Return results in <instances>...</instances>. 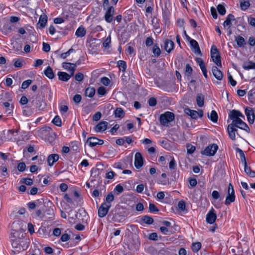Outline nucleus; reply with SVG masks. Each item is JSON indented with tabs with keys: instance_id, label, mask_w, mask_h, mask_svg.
Masks as SVG:
<instances>
[{
	"instance_id": "nucleus-12",
	"label": "nucleus",
	"mask_w": 255,
	"mask_h": 255,
	"mask_svg": "<svg viewBox=\"0 0 255 255\" xmlns=\"http://www.w3.org/2000/svg\"><path fill=\"white\" fill-rule=\"evenodd\" d=\"M143 159L140 152H136L134 157V166L137 169H139L143 165Z\"/></svg>"
},
{
	"instance_id": "nucleus-47",
	"label": "nucleus",
	"mask_w": 255,
	"mask_h": 255,
	"mask_svg": "<svg viewBox=\"0 0 255 255\" xmlns=\"http://www.w3.org/2000/svg\"><path fill=\"white\" fill-rule=\"evenodd\" d=\"M14 66L16 68H21L23 66L22 61L20 59H13Z\"/></svg>"
},
{
	"instance_id": "nucleus-54",
	"label": "nucleus",
	"mask_w": 255,
	"mask_h": 255,
	"mask_svg": "<svg viewBox=\"0 0 255 255\" xmlns=\"http://www.w3.org/2000/svg\"><path fill=\"white\" fill-rule=\"evenodd\" d=\"M148 103L150 106L154 107L156 106L157 104V101L155 98L151 97L148 100Z\"/></svg>"
},
{
	"instance_id": "nucleus-25",
	"label": "nucleus",
	"mask_w": 255,
	"mask_h": 255,
	"mask_svg": "<svg viewBox=\"0 0 255 255\" xmlns=\"http://www.w3.org/2000/svg\"><path fill=\"white\" fill-rule=\"evenodd\" d=\"M62 66L64 69L69 71L70 74L71 73V71L70 70L71 69L74 68V71L76 70V65L74 63L64 62L62 64Z\"/></svg>"
},
{
	"instance_id": "nucleus-6",
	"label": "nucleus",
	"mask_w": 255,
	"mask_h": 255,
	"mask_svg": "<svg viewBox=\"0 0 255 255\" xmlns=\"http://www.w3.org/2000/svg\"><path fill=\"white\" fill-rule=\"evenodd\" d=\"M235 200V191L233 185L231 183L229 184L228 189V195L225 200V204L226 205H230L231 203L234 202Z\"/></svg>"
},
{
	"instance_id": "nucleus-31",
	"label": "nucleus",
	"mask_w": 255,
	"mask_h": 255,
	"mask_svg": "<svg viewBox=\"0 0 255 255\" xmlns=\"http://www.w3.org/2000/svg\"><path fill=\"white\" fill-rule=\"evenodd\" d=\"M204 96L201 94H198L196 97V102L197 105L199 107H202L204 106Z\"/></svg>"
},
{
	"instance_id": "nucleus-39",
	"label": "nucleus",
	"mask_w": 255,
	"mask_h": 255,
	"mask_svg": "<svg viewBox=\"0 0 255 255\" xmlns=\"http://www.w3.org/2000/svg\"><path fill=\"white\" fill-rule=\"evenodd\" d=\"M118 65L120 70L124 72L126 70L127 65L125 61L120 60L118 62Z\"/></svg>"
},
{
	"instance_id": "nucleus-43",
	"label": "nucleus",
	"mask_w": 255,
	"mask_h": 255,
	"mask_svg": "<svg viewBox=\"0 0 255 255\" xmlns=\"http://www.w3.org/2000/svg\"><path fill=\"white\" fill-rule=\"evenodd\" d=\"M114 200V196L112 192H110L106 198L107 204L111 205V203Z\"/></svg>"
},
{
	"instance_id": "nucleus-16",
	"label": "nucleus",
	"mask_w": 255,
	"mask_h": 255,
	"mask_svg": "<svg viewBox=\"0 0 255 255\" xmlns=\"http://www.w3.org/2000/svg\"><path fill=\"white\" fill-rule=\"evenodd\" d=\"M174 47V43L173 41L166 39L164 42V48L168 53H170Z\"/></svg>"
},
{
	"instance_id": "nucleus-42",
	"label": "nucleus",
	"mask_w": 255,
	"mask_h": 255,
	"mask_svg": "<svg viewBox=\"0 0 255 255\" xmlns=\"http://www.w3.org/2000/svg\"><path fill=\"white\" fill-rule=\"evenodd\" d=\"M52 123L55 126L58 127H61L62 125V122L60 118L58 116H56L53 119Z\"/></svg>"
},
{
	"instance_id": "nucleus-23",
	"label": "nucleus",
	"mask_w": 255,
	"mask_h": 255,
	"mask_svg": "<svg viewBox=\"0 0 255 255\" xmlns=\"http://www.w3.org/2000/svg\"><path fill=\"white\" fill-rule=\"evenodd\" d=\"M46 214L45 219H52L54 216V210L52 207H48L44 212Z\"/></svg>"
},
{
	"instance_id": "nucleus-49",
	"label": "nucleus",
	"mask_w": 255,
	"mask_h": 255,
	"mask_svg": "<svg viewBox=\"0 0 255 255\" xmlns=\"http://www.w3.org/2000/svg\"><path fill=\"white\" fill-rule=\"evenodd\" d=\"M178 207L181 211H184L186 207L185 201L183 200L180 201L178 203Z\"/></svg>"
},
{
	"instance_id": "nucleus-2",
	"label": "nucleus",
	"mask_w": 255,
	"mask_h": 255,
	"mask_svg": "<svg viewBox=\"0 0 255 255\" xmlns=\"http://www.w3.org/2000/svg\"><path fill=\"white\" fill-rule=\"evenodd\" d=\"M11 245L12 248L15 249V252L24 251L28 247L27 242L20 238L13 240Z\"/></svg>"
},
{
	"instance_id": "nucleus-27",
	"label": "nucleus",
	"mask_w": 255,
	"mask_h": 255,
	"mask_svg": "<svg viewBox=\"0 0 255 255\" xmlns=\"http://www.w3.org/2000/svg\"><path fill=\"white\" fill-rule=\"evenodd\" d=\"M239 112V111H237L235 110H233L232 111H230V113L229 114V118L231 120H232V121L241 119L238 117Z\"/></svg>"
},
{
	"instance_id": "nucleus-40",
	"label": "nucleus",
	"mask_w": 255,
	"mask_h": 255,
	"mask_svg": "<svg viewBox=\"0 0 255 255\" xmlns=\"http://www.w3.org/2000/svg\"><path fill=\"white\" fill-rule=\"evenodd\" d=\"M111 42V35H109L104 41L103 43V46L106 48H109L110 47V44Z\"/></svg>"
},
{
	"instance_id": "nucleus-9",
	"label": "nucleus",
	"mask_w": 255,
	"mask_h": 255,
	"mask_svg": "<svg viewBox=\"0 0 255 255\" xmlns=\"http://www.w3.org/2000/svg\"><path fill=\"white\" fill-rule=\"evenodd\" d=\"M71 73L69 74L65 72H58L57 75L60 80L66 82L74 74V69L72 68L70 70Z\"/></svg>"
},
{
	"instance_id": "nucleus-64",
	"label": "nucleus",
	"mask_w": 255,
	"mask_h": 255,
	"mask_svg": "<svg viewBox=\"0 0 255 255\" xmlns=\"http://www.w3.org/2000/svg\"><path fill=\"white\" fill-rule=\"evenodd\" d=\"M82 99V97L80 95L76 94L73 97V101L76 104L79 103Z\"/></svg>"
},
{
	"instance_id": "nucleus-19",
	"label": "nucleus",
	"mask_w": 255,
	"mask_h": 255,
	"mask_svg": "<svg viewBox=\"0 0 255 255\" xmlns=\"http://www.w3.org/2000/svg\"><path fill=\"white\" fill-rule=\"evenodd\" d=\"M59 156L57 154H50L47 157L48 164L50 166H52L54 163L59 159Z\"/></svg>"
},
{
	"instance_id": "nucleus-18",
	"label": "nucleus",
	"mask_w": 255,
	"mask_h": 255,
	"mask_svg": "<svg viewBox=\"0 0 255 255\" xmlns=\"http://www.w3.org/2000/svg\"><path fill=\"white\" fill-rule=\"evenodd\" d=\"M212 71L214 77L218 80H221L223 78V74L216 66H213L212 68Z\"/></svg>"
},
{
	"instance_id": "nucleus-21",
	"label": "nucleus",
	"mask_w": 255,
	"mask_h": 255,
	"mask_svg": "<svg viewBox=\"0 0 255 255\" xmlns=\"http://www.w3.org/2000/svg\"><path fill=\"white\" fill-rule=\"evenodd\" d=\"M47 22V16L46 14H44L40 16L38 25H39L40 28H43L45 27Z\"/></svg>"
},
{
	"instance_id": "nucleus-20",
	"label": "nucleus",
	"mask_w": 255,
	"mask_h": 255,
	"mask_svg": "<svg viewBox=\"0 0 255 255\" xmlns=\"http://www.w3.org/2000/svg\"><path fill=\"white\" fill-rule=\"evenodd\" d=\"M18 144H20L21 141H26L29 139L28 135L27 132L22 131L20 132V136L15 138Z\"/></svg>"
},
{
	"instance_id": "nucleus-46",
	"label": "nucleus",
	"mask_w": 255,
	"mask_h": 255,
	"mask_svg": "<svg viewBox=\"0 0 255 255\" xmlns=\"http://www.w3.org/2000/svg\"><path fill=\"white\" fill-rule=\"evenodd\" d=\"M32 80L28 79L26 81L23 82L21 85V88L23 89H25L29 87V86L31 84Z\"/></svg>"
},
{
	"instance_id": "nucleus-8",
	"label": "nucleus",
	"mask_w": 255,
	"mask_h": 255,
	"mask_svg": "<svg viewBox=\"0 0 255 255\" xmlns=\"http://www.w3.org/2000/svg\"><path fill=\"white\" fill-rule=\"evenodd\" d=\"M111 205H108L106 203L102 204L98 209V216L100 218L104 217L108 214Z\"/></svg>"
},
{
	"instance_id": "nucleus-48",
	"label": "nucleus",
	"mask_w": 255,
	"mask_h": 255,
	"mask_svg": "<svg viewBox=\"0 0 255 255\" xmlns=\"http://www.w3.org/2000/svg\"><path fill=\"white\" fill-rule=\"evenodd\" d=\"M3 29L4 30L3 32H4L5 34L8 33L12 31V27L8 24H5L3 27Z\"/></svg>"
},
{
	"instance_id": "nucleus-24",
	"label": "nucleus",
	"mask_w": 255,
	"mask_h": 255,
	"mask_svg": "<svg viewBox=\"0 0 255 255\" xmlns=\"http://www.w3.org/2000/svg\"><path fill=\"white\" fill-rule=\"evenodd\" d=\"M44 74L49 79H52L54 78L55 75L53 71L50 66H48L45 70Z\"/></svg>"
},
{
	"instance_id": "nucleus-44",
	"label": "nucleus",
	"mask_w": 255,
	"mask_h": 255,
	"mask_svg": "<svg viewBox=\"0 0 255 255\" xmlns=\"http://www.w3.org/2000/svg\"><path fill=\"white\" fill-rule=\"evenodd\" d=\"M33 112L31 109L29 107H25L23 110V114L26 117H29L32 114Z\"/></svg>"
},
{
	"instance_id": "nucleus-37",
	"label": "nucleus",
	"mask_w": 255,
	"mask_h": 255,
	"mask_svg": "<svg viewBox=\"0 0 255 255\" xmlns=\"http://www.w3.org/2000/svg\"><path fill=\"white\" fill-rule=\"evenodd\" d=\"M142 221L144 223L148 225L152 224L153 223V219L151 217L145 215L142 217Z\"/></svg>"
},
{
	"instance_id": "nucleus-7",
	"label": "nucleus",
	"mask_w": 255,
	"mask_h": 255,
	"mask_svg": "<svg viewBox=\"0 0 255 255\" xmlns=\"http://www.w3.org/2000/svg\"><path fill=\"white\" fill-rule=\"evenodd\" d=\"M184 112L187 115L190 116L194 119H197L198 118H202L203 116V111L202 110L196 111L187 108L184 110Z\"/></svg>"
},
{
	"instance_id": "nucleus-10",
	"label": "nucleus",
	"mask_w": 255,
	"mask_h": 255,
	"mask_svg": "<svg viewBox=\"0 0 255 255\" xmlns=\"http://www.w3.org/2000/svg\"><path fill=\"white\" fill-rule=\"evenodd\" d=\"M245 114L247 117L249 123L253 124L255 122V115L254 110L252 108H246L245 109Z\"/></svg>"
},
{
	"instance_id": "nucleus-56",
	"label": "nucleus",
	"mask_w": 255,
	"mask_h": 255,
	"mask_svg": "<svg viewBox=\"0 0 255 255\" xmlns=\"http://www.w3.org/2000/svg\"><path fill=\"white\" fill-rule=\"evenodd\" d=\"M22 182L27 185H31L33 184V180L31 178H22Z\"/></svg>"
},
{
	"instance_id": "nucleus-50",
	"label": "nucleus",
	"mask_w": 255,
	"mask_h": 255,
	"mask_svg": "<svg viewBox=\"0 0 255 255\" xmlns=\"http://www.w3.org/2000/svg\"><path fill=\"white\" fill-rule=\"evenodd\" d=\"M193 71V69L189 64H187L185 67V74L188 76L190 75Z\"/></svg>"
},
{
	"instance_id": "nucleus-36",
	"label": "nucleus",
	"mask_w": 255,
	"mask_h": 255,
	"mask_svg": "<svg viewBox=\"0 0 255 255\" xmlns=\"http://www.w3.org/2000/svg\"><path fill=\"white\" fill-rule=\"evenodd\" d=\"M243 68L246 70L255 69V63L252 61L245 63L243 65Z\"/></svg>"
},
{
	"instance_id": "nucleus-13",
	"label": "nucleus",
	"mask_w": 255,
	"mask_h": 255,
	"mask_svg": "<svg viewBox=\"0 0 255 255\" xmlns=\"http://www.w3.org/2000/svg\"><path fill=\"white\" fill-rule=\"evenodd\" d=\"M87 143H89L91 147H94L97 145L103 144L104 143V141L95 137H91L88 138Z\"/></svg>"
},
{
	"instance_id": "nucleus-32",
	"label": "nucleus",
	"mask_w": 255,
	"mask_h": 255,
	"mask_svg": "<svg viewBox=\"0 0 255 255\" xmlns=\"http://www.w3.org/2000/svg\"><path fill=\"white\" fill-rule=\"evenodd\" d=\"M95 94V89L94 88L89 87L86 89L85 95L90 98H92Z\"/></svg>"
},
{
	"instance_id": "nucleus-28",
	"label": "nucleus",
	"mask_w": 255,
	"mask_h": 255,
	"mask_svg": "<svg viewBox=\"0 0 255 255\" xmlns=\"http://www.w3.org/2000/svg\"><path fill=\"white\" fill-rule=\"evenodd\" d=\"M235 41H236L238 46L240 47H242L246 44L245 40L242 36L238 35L236 36L235 38Z\"/></svg>"
},
{
	"instance_id": "nucleus-33",
	"label": "nucleus",
	"mask_w": 255,
	"mask_h": 255,
	"mask_svg": "<svg viewBox=\"0 0 255 255\" xmlns=\"http://www.w3.org/2000/svg\"><path fill=\"white\" fill-rule=\"evenodd\" d=\"M115 115L116 117L122 118L125 116V112L121 108H118L115 111Z\"/></svg>"
},
{
	"instance_id": "nucleus-45",
	"label": "nucleus",
	"mask_w": 255,
	"mask_h": 255,
	"mask_svg": "<svg viewBox=\"0 0 255 255\" xmlns=\"http://www.w3.org/2000/svg\"><path fill=\"white\" fill-rule=\"evenodd\" d=\"M217 10L219 13L222 15H224L226 12L225 6L221 4H220L217 6Z\"/></svg>"
},
{
	"instance_id": "nucleus-30",
	"label": "nucleus",
	"mask_w": 255,
	"mask_h": 255,
	"mask_svg": "<svg viewBox=\"0 0 255 255\" xmlns=\"http://www.w3.org/2000/svg\"><path fill=\"white\" fill-rule=\"evenodd\" d=\"M86 30L83 26H80L76 30L75 34L77 36L82 37L85 35Z\"/></svg>"
},
{
	"instance_id": "nucleus-57",
	"label": "nucleus",
	"mask_w": 255,
	"mask_h": 255,
	"mask_svg": "<svg viewBox=\"0 0 255 255\" xmlns=\"http://www.w3.org/2000/svg\"><path fill=\"white\" fill-rule=\"evenodd\" d=\"M26 165L24 162H20L17 165V169L20 172H23L25 170Z\"/></svg>"
},
{
	"instance_id": "nucleus-26",
	"label": "nucleus",
	"mask_w": 255,
	"mask_h": 255,
	"mask_svg": "<svg viewBox=\"0 0 255 255\" xmlns=\"http://www.w3.org/2000/svg\"><path fill=\"white\" fill-rule=\"evenodd\" d=\"M244 170L246 173L251 177H255V171L252 170L251 168L248 166L247 163L244 164Z\"/></svg>"
},
{
	"instance_id": "nucleus-29",
	"label": "nucleus",
	"mask_w": 255,
	"mask_h": 255,
	"mask_svg": "<svg viewBox=\"0 0 255 255\" xmlns=\"http://www.w3.org/2000/svg\"><path fill=\"white\" fill-rule=\"evenodd\" d=\"M250 6L249 0H240V7L243 10H247Z\"/></svg>"
},
{
	"instance_id": "nucleus-11",
	"label": "nucleus",
	"mask_w": 255,
	"mask_h": 255,
	"mask_svg": "<svg viewBox=\"0 0 255 255\" xmlns=\"http://www.w3.org/2000/svg\"><path fill=\"white\" fill-rule=\"evenodd\" d=\"M216 218L217 215L215 213V210L212 208L206 215V221L208 223L212 224L215 222Z\"/></svg>"
},
{
	"instance_id": "nucleus-60",
	"label": "nucleus",
	"mask_w": 255,
	"mask_h": 255,
	"mask_svg": "<svg viewBox=\"0 0 255 255\" xmlns=\"http://www.w3.org/2000/svg\"><path fill=\"white\" fill-rule=\"evenodd\" d=\"M74 51L73 48H70L68 51L65 53H62L60 55L61 58L65 59L67 56L70 55V54Z\"/></svg>"
},
{
	"instance_id": "nucleus-59",
	"label": "nucleus",
	"mask_w": 255,
	"mask_h": 255,
	"mask_svg": "<svg viewBox=\"0 0 255 255\" xmlns=\"http://www.w3.org/2000/svg\"><path fill=\"white\" fill-rule=\"evenodd\" d=\"M84 75L81 73H78L76 74L75 79L76 81L78 82H81L83 80Z\"/></svg>"
},
{
	"instance_id": "nucleus-34",
	"label": "nucleus",
	"mask_w": 255,
	"mask_h": 255,
	"mask_svg": "<svg viewBox=\"0 0 255 255\" xmlns=\"http://www.w3.org/2000/svg\"><path fill=\"white\" fill-rule=\"evenodd\" d=\"M208 118L214 123H217L218 121V116L215 111H212L210 115H208Z\"/></svg>"
},
{
	"instance_id": "nucleus-3",
	"label": "nucleus",
	"mask_w": 255,
	"mask_h": 255,
	"mask_svg": "<svg viewBox=\"0 0 255 255\" xmlns=\"http://www.w3.org/2000/svg\"><path fill=\"white\" fill-rule=\"evenodd\" d=\"M174 114L170 112H166L160 116V122L164 126H168V124L174 120Z\"/></svg>"
},
{
	"instance_id": "nucleus-53",
	"label": "nucleus",
	"mask_w": 255,
	"mask_h": 255,
	"mask_svg": "<svg viewBox=\"0 0 255 255\" xmlns=\"http://www.w3.org/2000/svg\"><path fill=\"white\" fill-rule=\"evenodd\" d=\"M101 82L105 86H108L110 83V79L106 77H104L101 79Z\"/></svg>"
},
{
	"instance_id": "nucleus-17",
	"label": "nucleus",
	"mask_w": 255,
	"mask_h": 255,
	"mask_svg": "<svg viewBox=\"0 0 255 255\" xmlns=\"http://www.w3.org/2000/svg\"><path fill=\"white\" fill-rule=\"evenodd\" d=\"M108 123L107 122H100L95 128V130L97 132H101L105 131L108 126Z\"/></svg>"
},
{
	"instance_id": "nucleus-41",
	"label": "nucleus",
	"mask_w": 255,
	"mask_h": 255,
	"mask_svg": "<svg viewBox=\"0 0 255 255\" xmlns=\"http://www.w3.org/2000/svg\"><path fill=\"white\" fill-rule=\"evenodd\" d=\"M152 52L155 56L158 57L161 53L160 48L157 45H154L152 48Z\"/></svg>"
},
{
	"instance_id": "nucleus-52",
	"label": "nucleus",
	"mask_w": 255,
	"mask_h": 255,
	"mask_svg": "<svg viewBox=\"0 0 255 255\" xmlns=\"http://www.w3.org/2000/svg\"><path fill=\"white\" fill-rule=\"evenodd\" d=\"M160 230L161 232L164 235H169L170 233H172L169 229L166 227H161L160 228Z\"/></svg>"
},
{
	"instance_id": "nucleus-5",
	"label": "nucleus",
	"mask_w": 255,
	"mask_h": 255,
	"mask_svg": "<svg viewBox=\"0 0 255 255\" xmlns=\"http://www.w3.org/2000/svg\"><path fill=\"white\" fill-rule=\"evenodd\" d=\"M218 149V146L217 144H210L207 146L204 150L201 151V153L206 156H213L216 153Z\"/></svg>"
},
{
	"instance_id": "nucleus-63",
	"label": "nucleus",
	"mask_w": 255,
	"mask_h": 255,
	"mask_svg": "<svg viewBox=\"0 0 255 255\" xmlns=\"http://www.w3.org/2000/svg\"><path fill=\"white\" fill-rule=\"evenodd\" d=\"M43 48L42 50L43 51L47 52H49L50 50V45L47 43L43 42Z\"/></svg>"
},
{
	"instance_id": "nucleus-1",
	"label": "nucleus",
	"mask_w": 255,
	"mask_h": 255,
	"mask_svg": "<svg viewBox=\"0 0 255 255\" xmlns=\"http://www.w3.org/2000/svg\"><path fill=\"white\" fill-rule=\"evenodd\" d=\"M237 128L244 130L247 132H250V128L247 124L241 119L232 121V123L228 126L227 130L230 138L233 140H235L236 139V133L240 136L238 133Z\"/></svg>"
},
{
	"instance_id": "nucleus-14",
	"label": "nucleus",
	"mask_w": 255,
	"mask_h": 255,
	"mask_svg": "<svg viewBox=\"0 0 255 255\" xmlns=\"http://www.w3.org/2000/svg\"><path fill=\"white\" fill-rule=\"evenodd\" d=\"M115 9L113 6H111L108 7L105 14V19L107 22H111L113 20V15L114 13Z\"/></svg>"
},
{
	"instance_id": "nucleus-38",
	"label": "nucleus",
	"mask_w": 255,
	"mask_h": 255,
	"mask_svg": "<svg viewBox=\"0 0 255 255\" xmlns=\"http://www.w3.org/2000/svg\"><path fill=\"white\" fill-rule=\"evenodd\" d=\"M201 248V244L200 242L193 243L192 245V249L195 253H197Z\"/></svg>"
},
{
	"instance_id": "nucleus-62",
	"label": "nucleus",
	"mask_w": 255,
	"mask_h": 255,
	"mask_svg": "<svg viewBox=\"0 0 255 255\" xmlns=\"http://www.w3.org/2000/svg\"><path fill=\"white\" fill-rule=\"evenodd\" d=\"M115 191L117 192L118 194H119L124 191V188L122 185L118 184L115 187Z\"/></svg>"
},
{
	"instance_id": "nucleus-22",
	"label": "nucleus",
	"mask_w": 255,
	"mask_h": 255,
	"mask_svg": "<svg viewBox=\"0 0 255 255\" xmlns=\"http://www.w3.org/2000/svg\"><path fill=\"white\" fill-rule=\"evenodd\" d=\"M235 20V18L234 15L232 14H229L223 23L224 26L225 27H228V28H230L232 26L231 21Z\"/></svg>"
},
{
	"instance_id": "nucleus-15",
	"label": "nucleus",
	"mask_w": 255,
	"mask_h": 255,
	"mask_svg": "<svg viewBox=\"0 0 255 255\" xmlns=\"http://www.w3.org/2000/svg\"><path fill=\"white\" fill-rule=\"evenodd\" d=\"M191 48L192 51L196 54L201 55V52L198 42L194 39L190 41Z\"/></svg>"
},
{
	"instance_id": "nucleus-58",
	"label": "nucleus",
	"mask_w": 255,
	"mask_h": 255,
	"mask_svg": "<svg viewBox=\"0 0 255 255\" xmlns=\"http://www.w3.org/2000/svg\"><path fill=\"white\" fill-rule=\"evenodd\" d=\"M149 210L150 212H158L159 210L153 204L150 203L149 205Z\"/></svg>"
},
{
	"instance_id": "nucleus-61",
	"label": "nucleus",
	"mask_w": 255,
	"mask_h": 255,
	"mask_svg": "<svg viewBox=\"0 0 255 255\" xmlns=\"http://www.w3.org/2000/svg\"><path fill=\"white\" fill-rule=\"evenodd\" d=\"M97 92L99 95L104 96L106 93V90L104 87H100L98 88Z\"/></svg>"
},
{
	"instance_id": "nucleus-35",
	"label": "nucleus",
	"mask_w": 255,
	"mask_h": 255,
	"mask_svg": "<svg viewBox=\"0 0 255 255\" xmlns=\"http://www.w3.org/2000/svg\"><path fill=\"white\" fill-rule=\"evenodd\" d=\"M236 151L239 153L241 160L243 164L247 163L246 156L243 151L239 148H237Z\"/></svg>"
},
{
	"instance_id": "nucleus-55",
	"label": "nucleus",
	"mask_w": 255,
	"mask_h": 255,
	"mask_svg": "<svg viewBox=\"0 0 255 255\" xmlns=\"http://www.w3.org/2000/svg\"><path fill=\"white\" fill-rule=\"evenodd\" d=\"M102 117V114L100 112H97L96 114H95L93 117L92 119L94 121H99Z\"/></svg>"
},
{
	"instance_id": "nucleus-4",
	"label": "nucleus",
	"mask_w": 255,
	"mask_h": 255,
	"mask_svg": "<svg viewBox=\"0 0 255 255\" xmlns=\"http://www.w3.org/2000/svg\"><path fill=\"white\" fill-rule=\"evenodd\" d=\"M211 56L213 62L218 66H221V56L217 47L213 45L211 49Z\"/></svg>"
},
{
	"instance_id": "nucleus-51",
	"label": "nucleus",
	"mask_w": 255,
	"mask_h": 255,
	"mask_svg": "<svg viewBox=\"0 0 255 255\" xmlns=\"http://www.w3.org/2000/svg\"><path fill=\"white\" fill-rule=\"evenodd\" d=\"M35 214L36 216L39 218L41 219H45L46 214H44V213H42L40 209L37 210L35 212Z\"/></svg>"
}]
</instances>
